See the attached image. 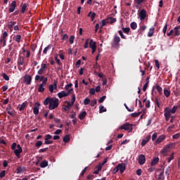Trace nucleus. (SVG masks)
I'll use <instances>...</instances> for the list:
<instances>
[{
  "label": "nucleus",
  "instance_id": "1",
  "mask_svg": "<svg viewBox=\"0 0 180 180\" xmlns=\"http://www.w3.org/2000/svg\"><path fill=\"white\" fill-rule=\"evenodd\" d=\"M44 105L45 106L49 105V110H54V109H57V108H58V105H60V100L53 97H46L44 101Z\"/></svg>",
  "mask_w": 180,
  "mask_h": 180
},
{
  "label": "nucleus",
  "instance_id": "2",
  "mask_svg": "<svg viewBox=\"0 0 180 180\" xmlns=\"http://www.w3.org/2000/svg\"><path fill=\"white\" fill-rule=\"evenodd\" d=\"M120 130H126V131H129V133H131L133 131V124H129V122H126L123 125L119 127Z\"/></svg>",
  "mask_w": 180,
  "mask_h": 180
},
{
  "label": "nucleus",
  "instance_id": "3",
  "mask_svg": "<svg viewBox=\"0 0 180 180\" xmlns=\"http://www.w3.org/2000/svg\"><path fill=\"white\" fill-rule=\"evenodd\" d=\"M23 151V149L22 148V146L20 145H17V149L14 150V154L16 155L18 158H20V153Z\"/></svg>",
  "mask_w": 180,
  "mask_h": 180
},
{
  "label": "nucleus",
  "instance_id": "4",
  "mask_svg": "<svg viewBox=\"0 0 180 180\" xmlns=\"http://www.w3.org/2000/svg\"><path fill=\"white\" fill-rule=\"evenodd\" d=\"M46 70H47V65L46 63H42L41 68L37 72V74L39 75H43V74H44Z\"/></svg>",
  "mask_w": 180,
  "mask_h": 180
},
{
  "label": "nucleus",
  "instance_id": "5",
  "mask_svg": "<svg viewBox=\"0 0 180 180\" xmlns=\"http://www.w3.org/2000/svg\"><path fill=\"white\" fill-rule=\"evenodd\" d=\"M166 112H168L170 115L171 113L174 114L176 110H178V105H174L172 109L169 107H167L165 108Z\"/></svg>",
  "mask_w": 180,
  "mask_h": 180
},
{
  "label": "nucleus",
  "instance_id": "6",
  "mask_svg": "<svg viewBox=\"0 0 180 180\" xmlns=\"http://www.w3.org/2000/svg\"><path fill=\"white\" fill-rule=\"evenodd\" d=\"M51 139H53V136L50 134H46L45 136V141L44 144H53L54 143L53 141H51Z\"/></svg>",
  "mask_w": 180,
  "mask_h": 180
},
{
  "label": "nucleus",
  "instance_id": "7",
  "mask_svg": "<svg viewBox=\"0 0 180 180\" xmlns=\"http://www.w3.org/2000/svg\"><path fill=\"white\" fill-rule=\"evenodd\" d=\"M139 16L140 18V20H144L147 16V11L145 9L141 10Z\"/></svg>",
  "mask_w": 180,
  "mask_h": 180
},
{
  "label": "nucleus",
  "instance_id": "8",
  "mask_svg": "<svg viewBox=\"0 0 180 180\" xmlns=\"http://www.w3.org/2000/svg\"><path fill=\"white\" fill-rule=\"evenodd\" d=\"M24 82H25L27 85H30V84H32V76L25 75L24 76Z\"/></svg>",
  "mask_w": 180,
  "mask_h": 180
},
{
  "label": "nucleus",
  "instance_id": "9",
  "mask_svg": "<svg viewBox=\"0 0 180 180\" xmlns=\"http://www.w3.org/2000/svg\"><path fill=\"white\" fill-rule=\"evenodd\" d=\"M117 168L120 170V173L123 174L126 171V165L124 163H120L117 165Z\"/></svg>",
  "mask_w": 180,
  "mask_h": 180
},
{
  "label": "nucleus",
  "instance_id": "10",
  "mask_svg": "<svg viewBox=\"0 0 180 180\" xmlns=\"http://www.w3.org/2000/svg\"><path fill=\"white\" fill-rule=\"evenodd\" d=\"M39 107H40V103H34V107L33 108V113L35 115V116H37L39 115Z\"/></svg>",
  "mask_w": 180,
  "mask_h": 180
},
{
  "label": "nucleus",
  "instance_id": "11",
  "mask_svg": "<svg viewBox=\"0 0 180 180\" xmlns=\"http://www.w3.org/2000/svg\"><path fill=\"white\" fill-rule=\"evenodd\" d=\"M139 164L143 165L146 164V156L144 155H140L139 157Z\"/></svg>",
  "mask_w": 180,
  "mask_h": 180
},
{
  "label": "nucleus",
  "instance_id": "12",
  "mask_svg": "<svg viewBox=\"0 0 180 180\" xmlns=\"http://www.w3.org/2000/svg\"><path fill=\"white\" fill-rule=\"evenodd\" d=\"M113 43L115 46H119L120 43V37L117 36V34H115L113 39Z\"/></svg>",
  "mask_w": 180,
  "mask_h": 180
},
{
  "label": "nucleus",
  "instance_id": "13",
  "mask_svg": "<svg viewBox=\"0 0 180 180\" xmlns=\"http://www.w3.org/2000/svg\"><path fill=\"white\" fill-rule=\"evenodd\" d=\"M15 8H16V1H13L11 4V6H10L9 13H12V12H15Z\"/></svg>",
  "mask_w": 180,
  "mask_h": 180
},
{
  "label": "nucleus",
  "instance_id": "14",
  "mask_svg": "<svg viewBox=\"0 0 180 180\" xmlns=\"http://www.w3.org/2000/svg\"><path fill=\"white\" fill-rule=\"evenodd\" d=\"M172 145H168L167 147L163 148L162 150V154L164 157H167L168 155V148H171Z\"/></svg>",
  "mask_w": 180,
  "mask_h": 180
},
{
  "label": "nucleus",
  "instance_id": "15",
  "mask_svg": "<svg viewBox=\"0 0 180 180\" xmlns=\"http://www.w3.org/2000/svg\"><path fill=\"white\" fill-rule=\"evenodd\" d=\"M151 139V135H148L146 138V139H143L141 141V146L144 147L147 143L150 141V139Z\"/></svg>",
  "mask_w": 180,
  "mask_h": 180
},
{
  "label": "nucleus",
  "instance_id": "16",
  "mask_svg": "<svg viewBox=\"0 0 180 180\" xmlns=\"http://www.w3.org/2000/svg\"><path fill=\"white\" fill-rule=\"evenodd\" d=\"M16 25V21H9L8 22V27L11 32L13 30V27Z\"/></svg>",
  "mask_w": 180,
  "mask_h": 180
},
{
  "label": "nucleus",
  "instance_id": "17",
  "mask_svg": "<svg viewBox=\"0 0 180 180\" xmlns=\"http://www.w3.org/2000/svg\"><path fill=\"white\" fill-rule=\"evenodd\" d=\"M13 40H14V41H16V43L18 44L20 43V41H22V35L20 34L15 35L13 37Z\"/></svg>",
  "mask_w": 180,
  "mask_h": 180
},
{
  "label": "nucleus",
  "instance_id": "18",
  "mask_svg": "<svg viewBox=\"0 0 180 180\" xmlns=\"http://www.w3.org/2000/svg\"><path fill=\"white\" fill-rule=\"evenodd\" d=\"M58 96L59 99H63V98H65L66 96H68V94L65 91H62L58 93Z\"/></svg>",
  "mask_w": 180,
  "mask_h": 180
},
{
  "label": "nucleus",
  "instance_id": "19",
  "mask_svg": "<svg viewBox=\"0 0 180 180\" xmlns=\"http://www.w3.org/2000/svg\"><path fill=\"white\" fill-rule=\"evenodd\" d=\"M19 110L20 112H23V110L26 109V106H27V102H24L21 105H19Z\"/></svg>",
  "mask_w": 180,
  "mask_h": 180
},
{
  "label": "nucleus",
  "instance_id": "20",
  "mask_svg": "<svg viewBox=\"0 0 180 180\" xmlns=\"http://www.w3.org/2000/svg\"><path fill=\"white\" fill-rule=\"evenodd\" d=\"M65 103H67L68 105H65L63 109H64V110H65V112H70V109H71V107L72 106L71 104V102L65 101Z\"/></svg>",
  "mask_w": 180,
  "mask_h": 180
},
{
  "label": "nucleus",
  "instance_id": "21",
  "mask_svg": "<svg viewBox=\"0 0 180 180\" xmlns=\"http://www.w3.org/2000/svg\"><path fill=\"white\" fill-rule=\"evenodd\" d=\"M163 140H165V135L160 136L155 141V144H160V143H162Z\"/></svg>",
  "mask_w": 180,
  "mask_h": 180
},
{
  "label": "nucleus",
  "instance_id": "22",
  "mask_svg": "<svg viewBox=\"0 0 180 180\" xmlns=\"http://www.w3.org/2000/svg\"><path fill=\"white\" fill-rule=\"evenodd\" d=\"M159 161H160V158H158V157L154 158L152 162H150L151 167H154V165H157Z\"/></svg>",
  "mask_w": 180,
  "mask_h": 180
},
{
  "label": "nucleus",
  "instance_id": "23",
  "mask_svg": "<svg viewBox=\"0 0 180 180\" xmlns=\"http://www.w3.org/2000/svg\"><path fill=\"white\" fill-rule=\"evenodd\" d=\"M48 166H49V161H47L46 160L41 162V163L39 165V167L41 168H46V167H48Z\"/></svg>",
  "mask_w": 180,
  "mask_h": 180
},
{
  "label": "nucleus",
  "instance_id": "24",
  "mask_svg": "<svg viewBox=\"0 0 180 180\" xmlns=\"http://www.w3.org/2000/svg\"><path fill=\"white\" fill-rule=\"evenodd\" d=\"M89 47L90 49H96V42L94 41V39H91L89 42Z\"/></svg>",
  "mask_w": 180,
  "mask_h": 180
},
{
  "label": "nucleus",
  "instance_id": "25",
  "mask_svg": "<svg viewBox=\"0 0 180 180\" xmlns=\"http://www.w3.org/2000/svg\"><path fill=\"white\" fill-rule=\"evenodd\" d=\"M84 117H86V111H82V112H80V114L79 115V119L80 120H84Z\"/></svg>",
  "mask_w": 180,
  "mask_h": 180
},
{
  "label": "nucleus",
  "instance_id": "26",
  "mask_svg": "<svg viewBox=\"0 0 180 180\" xmlns=\"http://www.w3.org/2000/svg\"><path fill=\"white\" fill-rule=\"evenodd\" d=\"M165 112V120L166 122H168V120H169L170 117H171V114L169 112V111H166L165 110H164Z\"/></svg>",
  "mask_w": 180,
  "mask_h": 180
},
{
  "label": "nucleus",
  "instance_id": "27",
  "mask_svg": "<svg viewBox=\"0 0 180 180\" xmlns=\"http://www.w3.org/2000/svg\"><path fill=\"white\" fill-rule=\"evenodd\" d=\"M16 171L17 174H21V172H25V171H26V167H18Z\"/></svg>",
  "mask_w": 180,
  "mask_h": 180
},
{
  "label": "nucleus",
  "instance_id": "28",
  "mask_svg": "<svg viewBox=\"0 0 180 180\" xmlns=\"http://www.w3.org/2000/svg\"><path fill=\"white\" fill-rule=\"evenodd\" d=\"M164 94L166 98H169V95H171V90H169V89L165 88L164 89Z\"/></svg>",
  "mask_w": 180,
  "mask_h": 180
},
{
  "label": "nucleus",
  "instance_id": "29",
  "mask_svg": "<svg viewBox=\"0 0 180 180\" xmlns=\"http://www.w3.org/2000/svg\"><path fill=\"white\" fill-rule=\"evenodd\" d=\"M154 30H155V28H154L153 27L152 28H150L148 33V37H153V35L154 34Z\"/></svg>",
  "mask_w": 180,
  "mask_h": 180
},
{
  "label": "nucleus",
  "instance_id": "30",
  "mask_svg": "<svg viewBox=\"0 0 180 180\" xmlns=\"http://www.w3.org/2000/svg\"><path fill=\"white\" fill-rule=\"evenodd\" d=\"M165 179V176H164V169L162 172L158 175V180H164Z\"/></svg>",
  "mask_w": 180,
  "mask_h": 180
},
{
  "label": "nucleus",
  "instance_id": "31",
  "mask_svg": "<svg viewBox=\"0 0 180 180\" xmlns=\"http://www.w3.org/2000/svg\"><path fill=\"white\" fill-rule=\"evenodd\" d=\"M25 63V59L22 56H19V60L18 62V65H23Z\"/></svg>",
  "mask_w": 180,
  "mask_h": 180
},
{
  "label": "nucleus",
  "instance_id": "32",
  "mask_svg": "<svg viewBox=\"0 0 180 180\" xmlns=\"http://www.w3.org/2000/svg\"><path fill=\"white\" fill-rule=\"evenodd\" d=\"M130 27L132 30H136L137 29V23L136 22H131Z\"/></svg>",
  "mask_w": 180,
  "mask_h": 180
},
{
  "label": "nucleus",
  "instance_id": "33",
  "mask_svg": "<svg viewBox=\"0 0 180 180\" xmlns=\"http://www.w3.org/2000/svg\"><path fill=\"white\" fill-rule=\"evenodd\" d=\"M26 11H27V4L25 3L22 6L21 13H25Z\"/></svg>",
  "mask_w": 180,
  "mask_h": 180
},
{
  "label": "nucleus",
  "instance_id": "34",
  "mask_svg": "<svg viewBox=\"0 0 180 180\" xmlns=\"http://www.w3.org/2000/svg\"><path fill=\"white\" fill-rule=\"evenodd\" d=\"M108 23H109V20L108 18L105 20H102L101 27H103V26H106V25H108Z\"/></svg>",
  "mask_w": 180,
  "mask_h": 180
},
{
  "label": "nucleus",
  "instance_id": "35",
  "mask_svg": "<svg viewBox=\"0 0 180 180\" xmlns=\"http://www.w3.org/2000/svg\"><path fill=\"white\" fill-rule=\"evenodd\" d=\"M173 30H174V36H179V34H180V31H179V29L177 27H175Z\"/></svg>",
  "mask_w": 180,
  "mask_h": 180
},
{
  "label": "nucleus",
  "instance_id": "36",
  "mask_svg": "<svg viewBox=\"0 0 180 180\" xmlns=\"http://www.w3.org/2000/svg\"><path fill=\"white\" fill-rule=\"evenodd\" d=\"M106 108H105L103 105H101L99 106V113H103V112H106Z\"/></svg>",
  "mask_w": 180,
  "mask_h": 180
},
{
  "label": "nucleus",
  "instance_id": "37",
  "mask_svg": "<svg viewBox=\"0 0 180 180\" xmlns=\"http://www.w3.org/2000/svg\"><path fill=\"white\" fill-rule=\"evenodd\" d=\"M108 23H110V25H112V23L116 22V18H113V17H110L108 18Z\"/></svg>",
  "mask_w": 180,
  "mask_h": 180
},
{
  "label": "nucleus",
  "instance_id": "38",
  "mask_svg": "<svg viewBox=\"0 0 180 180\" xmlns=\"http://www.w3.org/2000/svg\"><path fill=\"white\" fill-rule=\"evenodd\" d=\"M155 86L158 92L160 94V95H161V94H162V88L158 84H156Z\"/></svg>",
  "mask_w": 180,
  "mask_h": 180
},
{
  "label": "nucleus",
  "instance_id": "39",
  "mask_svg": "<svg viewBox=\"0 0 180 180\" xmlns=\"http://www.w3.org/2000/svg\"><path fill=\"white\" fill-rule=\"evenodd\" d=\"M8 36H9L8 32L6 31H4L2 34L1 39H3V40H6V37H8Z\"/></svg>",
  "mask_w": 180,
  "mask_h": 180
},
{
  "label": "nucleus",
  "instance_id": "40",
  "mask_svg": "<svg viewBox=\"0 0 180 180\" xmlns=\"http://www.w3.org/2000/svg\"><path fill=\"white\" fill-rule=\"evenodd\" d=\"M70 135L68 134V135H65L64 137H63V141H64V143H68V142H70Z\"/></svg>",
  "mask_w": 180,
  "mask_h": 180
},
{
  "label": "nucleus",
  "instance_id": "41",
  "mask_svg": "<svg viewBox=\"0 0 180 180\" xmlns=\"http://www.w3.org/2000/svg\"><path fill=\"white\" fill-rule=\"evenodd\" d=\"M74 40H75V36L71 35L70 37L69 38V43L70 44H74Z\"/></svg>",
  "mask_w": 180,
  "mask_h": 180
},
{
  "label": "nucleus",
  "instance_id": "42",
  "mask_svg": "<svg viewBox=\"0 0 180 180\" xmlns=\"http://www.w3.org/2000/svg\"><path fill=\"white\" fill-rule=\"evenodd\" d=\"M140 115H141V112L131 113V117H139Z\"/></svg>",
  "mask_w": 180,
  "mask_h": 180
},
{
  "label": "nucleus",
  "instance_id": "43",
  "mask_svg": "<svg viewBox=\"0 0 180 180\" xmlns=\"http://www.w3.org/2000/svg\"><path fill=\"white\" fill-rule=\"evenodd\" d=\"M41 146H43V142L41 141H37L36 143H35V147H37L38 148L39 147H41Z\"/></svg>",
  "mask_w": 180,
  "mask_h": 180
},
{
  "label": "nucleus",
  "instance_id": "44",
  "mask_svg": "<svg viewBox=\"0 0 180 180\" xmlns=\"http://www.w3.org/2000/svg\"><path fill=\"white\" fill-rule=\"evenodd\" d=\"M122 31L124 32V33L129 34V33H130V27H123Z\"/></svg>",
  "mask_w": 180,
  "mask_h": 180
},
{
  "label": "nucleus",
  "instance_id": "45",
  "mask_svg": "<svg viewBox=\"0 0 180 180\" xmlns=\"http://www.w3.org/2000/svg\"><path fill=\"white\" fill-rule=\"evenodd\" d=\"M75 94H72V98H71V103L70 105L72 106H74V103H75Z\"/></svg>",
  "mask_w": 180,
  "mask_h": 180
},
{
  "label": "nucleus",
  "instance_id": "46",
  "mask_svg": "<svg viewBox=\"0 0 180 180\" xmlns=\"http://www.w3.org/2000/svg\"><path fill=\"white\" fill-rule=\"evenodd\" d=\"M44 84H39V89H38V91L39 92H44Z\"/></svg>",
  "mask_w": 180,
  "mask_h": 180
},
{
  "label": "nucleus",
  "instance_id": "47",
  "mask_svg": "<svg viewBox=\"0 0 180 180\" xmlns=\"http://www.w3.org/2000/svg\"><path fill=\"white\" fill-rule=\"evenodd\" d=\"M171 172V167L169 166L166 170H165V175H167V176H169V172Z\"/></svg>",
  "mask_w": 180,
  "mask_h": 180
},
{
  "label": "nucleus",
  "instance_id": "48",
  "mask_svg": "<svg viewBox=\"0 0 180 180\" xmlns=\"http://www.w3.org/2000/svg\"><path fill=\"white\" fill-rule=\"evenodd\" d=\"M89 103H91V99L86 98L84 100V105H89Z\"/></svg>",
  "mask_w": 180,
  "mask_h": 180
},
{
  "label": "nucleus",
  "instance_id": "49",
  "mask_svg": "<svg viewBox=\"0 0 180 180\" xmlns=\"http://www.w3.org/2000/svg\"><path fill=\"white\" fill-rule=\"evenodd\" d=\"M175 153H172L170 155V157L167 158V162H171V161H172V160H174V155Z\"/></svg>",
  "mask_w": 180,
  "mask_h": 180
},
{
  "label": "nucleus",
  "instance_id": "50",
  "mask_svg": "<svg viewBox=\"0 0 180 180\" xmlns=\"http://www.w3.org/2000/svg\"><path fill=\"white\" fill-rule=\"evenodd\" d=\"M105 99H106V96H103L99 98L98 103H103V102L105 101Z\"/></svg>",
  "mask_w": 180,
  "mask_h": 180
},
{
  "label": "nucleus",
  "instance_id": "51",
  "mask_svg": "<svg viewBox=\"0 0 180 180\" xmlns=\"http://www.w3.org/2000/svg\"><path fill=\"white\" fill-rule=\"evenodd\" d=\"M50 49H51V46L50 45H49L48 46H46L44 49V54H47V52L49 51V50H50Z\"/></svg>",
  "mask_w": 180,
  "mask_h": 180
},
{
  "label": "nucleus",
  "instance_id": "52",
  "mask_svg": "<svg viewBox=\"0 0 180 180\" xmlns=\"http://www.w3.org/2000/svg\"><path fill=\"white\" fill-rule=\"evenodd\" d=\"M2 76L4 79H5L6 81H9V76H8V75H6V73H3Z\"/></svg>",
  "mask_w": 180,
  "mask_h": 180
},
{
  "label": "nucleus",
  "instance_id": "53",
  "mask_svg": "<svg viewBox=\"0 0 180 180\" xmlns=\"http://www.w3.org/2000/svg\"><path fill=\"white\" fill-rule=\"evenodd\" d=\"M16 147H18V144L16 143H13L11 145V150H13L14 151L16 150Z\"/></svg>",
  "mask_w": 180,
  "mask_h": 180
},
{
  "label": "nucleus",
  "instance_id": "54",
  "mask_svg": "<svg viewBox=\"0 0 180 180\" xmlns=\"http://www.w3.org/2000/svg\"><path fill=\"white\" fill-rule=\"evenodd\" d=\"M96 103H98V101H96V99H95V100L91 101L90 105L92 108H94V106H95L96 105Z\"/></svg>",
  "mask_w": 180,
  "mask_h": 180
},
{
  "label": "nucleus",
  "instance_id": "55",
  "mask_svg": "<svg viewBox=\"0 0 180 180\" xmlns=\"http://www.w3.org/2000/svg\"><path fill=\"white\" fill-rule=\"evenodd\" d=\"M118 33H119L120 36H121L122 39H126V37L124 36V34H123V32L122 30H119Z\"/></svg>",
  "mask_w": 180,
  "mask_h": 180
},
{
  "label": "nucleus",
  "instance_id": "56",
  "mask_svg": "<svg viewBox=\"0 0 180 180\" xmlns=\"http://www.w3.org/2000/svg\"><path fill=\"white\" fill-rule=\"evenodd\" d=\"M49 151V148H41L39 150V153H46Z\"/></svg>",
  "mask_w": 180,
  "mask_h": 180
},
{
  "label": "nucleus",
  "instance_id": "57",
  "mask_svg": "<svg viewBox=\"0 0 180 180\" xmlns=\"http://www.w3.org/2000/svg\"><path fill=\"white\" fill-rule=\"evenodd\" d=\"M168 29V24H165V27H163L162 32L164 34L167 33V30Z\"/></svg>",
  "mask_w": 180,
  "mask_h": 180
},
{
  "label": "nucleus",
  "instance_id": "58",
  "mask_svg": "<svg viewBox=\"0 0 180 180\" xmlns=\"http://www.w3.org/2000/svg\"><path fill=\"white\" fill-rule=\"evenodd\" d=\"M49 89L51 92V94H53V92H54V86H53V84L49 85Z\"/></svg>",
  "mask_w": 180,
  "mask_h": 180
},
{
  "label": "nucleus",
  "instance_id": "59",
  "mask_svg": "<svg viewBox=\"0 0 180 180\" xmlns=\"http://www.w3.org/2000/svg\"><path fill=\"white\" fill-rule=\"evenodd\" d=\"M86 178H87L88 180H92V179H94V178H95V176L94 174H89L86 176Z\"/></svg>",
  "mask_w": 180,
  "mask_h": 180
},
{
  "label": "nucleus",
  "instance_id": "60",
  "mask_svg": "<svg viewBox=\"0 0 180 180\" xmlns=\"http://www.w3.org/2000/svg\"><path fill=\"white\" fill-rule=\"evenodd\" d=\"M62 40H68V34H64L63 35H61Z\"/></svg>",
  "mask_w": 180,
  "mask_h": 180
},
{
  "label": "nucleus",
  "instance_id": "61",
  "mask_svg": "<svg viewBox=\"0 0 180 180\" xmlns=\"http://www.w3.org/2000/svg\"><path fill=\"white\" fill-rule=\"evenodd\" d=\"M71 86H72V83H70V84H67L65 87V91H68V89H70V88H71Z\"/></svg>",
  "mask_w": 180,
  "mask_h": 180
},
{
  "label": "nucleus",
  "instance_id": "62",
  "mask_svg": "<svg viewBox=\"0 0 180 180\" xmlns=\"http://www.w3.org/2000/svg\"><path fill=\"white\" fill-rule=\"evenodd\" d=\"M77 68H79L81 67V60H78L75 64Z\"/></svg>",
  "mask_w": 180,
  "mask_h": 180
},
{
  "label": "nucleus",
  "instance_id": "63",
  "mask_svg": "<svg viewBox=\"0 0 180 180\" xmlns=\"http://www.w3.org/2000/svg\"><path fill=\"white\" fill-rule=\"evenodd\" d=\"M96 91H95V89H94V88H92V89H90V90H89V94H90V95H95V93H96Z\"/></svg>",
  "mask_w": 180,
  "mask_h": 180
},
{
  "label": "nucleus",
  "instance_id": "64",
  "mask_svg": "<svg viewBox=\"0 0 180 180\" xmlns=\"http://www.w3.org/2000/svg\"><path fill=\"white\" fill-rule=\"evenodd\" d=\"M6 171L3 170L1 173H0V178H4L5 177V174H6Z\"/></svg>",
  "mask_w": 180,
  "mask_h": 180
}]
</instances>
